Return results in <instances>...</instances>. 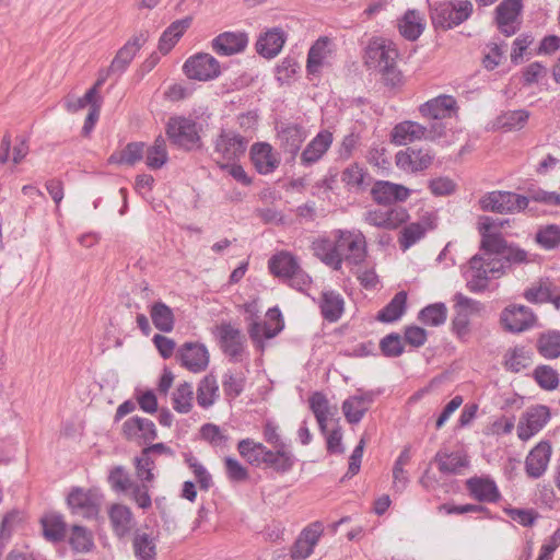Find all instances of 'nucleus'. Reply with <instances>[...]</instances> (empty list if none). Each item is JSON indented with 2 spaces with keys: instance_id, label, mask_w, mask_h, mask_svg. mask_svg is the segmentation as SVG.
<instances>
[{
  "instance_id": "59",
  "label": "nucleus",
  "mask_w": 560,
  "mask_h": 560,
  "mask_svg": "<svg viewBox=\"0 0 560 560\" xmlns=\"http://www.w3.org/2000/svg\"><path fill=\"white\" fill-rule=\"evenodd\" d=\"M149 483L150 482L141 481V483H138L133 481L128 490L130 499L142 510H148L152 505V500L149 494Z\"/></svg>"
},
{
  "instance_id": "34",
  "label": "nucleus",
  "mask_w": 560,
  "mask_h": 560,
  "mask_svg": "<svg viewBox=\"0 0 560 560\" xmlns=\"http://www.w3.org/2000/svg\"><path fill=\"white\" fill-rule=\"evenodd\" d=\"M244 142H215L211 153L213 161L222 170L230 163L236 162L240 155L244 154Z\"/></svg>"
},
{
  "instance_id": "2",
  "label": "nucleus",
  "mask_w": 560,
  "mask_h": 560,
  "mask_svg": "<svg viewBox=\"0 0 560 560\" xmlns=\"http://www.w3.org/2000/svg\"><path fill=\"white\" fill-rule=\"evenodd\" d=\"M398 51L395 45L382 38L372 39L365 51V63L378 71L387 84L397 85L401 75L396 67Z\"/></svg>"
},
{
  "instance_id": "21",
  "label": "nucleus",
  "mask_w": 560,
  "mask_h": 560,
  "mask_svg": "<svg viewBox=\"0 0 560 560\" xmlns=\"http://www.w3.org/2000/svg\"><path fill=\"white\" fill-rule=\"evenodd\" d=\"M552 447L548 441H540L525 459V471L528 477L537 479L541 477L550 462Z\"/></svg>"
},
{
  "instance_id": "8",
  "label": "nucleus",
  "mask_w": 560,
  "mask_h": 560,
  "mask_svg": "<svg viewBox=\"0 0 560 560\" xmlns=\"http://www.w3.org/2000/svg\"><path fill=\"white\" fill-rule=\"evenodd\" d=\"M479 203L483 211L516 213L526 209L528 198L512 191L494 190L481 197Z\"/></svg>"
},
{
  "instance_id": "48",
  "label": "nucleus",
  "mask_w": 560,
  "mask_h": 560,
  "mask_svg": "<svg viewBox=\"0 0 560 560\" xmlns=\"http://www.w3.org/2000/svg\"><path fill=\"white\" fill-rule=\"evenodd\" d=\"M366 173L358 164L346 167L341 174V180L349 190L360 191L366 186Z\"/></svg>"
},
{
  "instance_id": "45",
  "label": "nucleus",
  "mask_w": 560,
  "mask_h": 560,
  "mask_svg": "<svg viewBox=\"0 0 560 560\" xmlns=\"http://www.w3.org/2000/svg\"><path fill=\"white\" fill-rule=\"evenodd\" d=\"M194 389L190 383L184 382L179 384L173 395V408L179 413H188L192 408Z\"/></svg>"
},
{
  "instance_id": "40",
  "label": "nucleus",
  "mask_w": 560,
  "mask_h": 560,
  "mask_svg": "<svg viewBox=\"0 0 560 560\" xmlns=\"http://www.w3.org/2000/svg\"><path fill=\"white\" fill-rule=\"evenodd\" d=\"M150 316L156 329L163 332H170L174 328V314L171 307L159 301L152 304Z\"/></svg>"
},
{
  "instance_id": "23",
  "label": "nucleus",
  "mask_w": 560,
  "mask_h": 560,
  "mask_svg": "<svg viewBox=\"0 0 560 560\" xmlns=\"http://www.w3.org/2000/svg\"><path fill=\"white\" fill-rule=\"evenodd\" d=\"M433 160L429 150L407 148L396 154V165L405 172H419L428 168Z\"/></svg>"
},
{
  "instance_id": "32",
  "label": "nucleus",
  "mask_w": 560,
  "mask_h": 560,
  "mask_svg": "<svg viewBox=\"0 0 560 560\" xmlns=\"http://www.w3.org/2000/svg\"><path fill=\"white\" fill-rule=\"evenodd\" d=\"M310 409L314 413L322 433H326L328 420L336 413V407L330 406L327 397L315 392L308 398Z\"/></svg>"
},
{
  "instance_id": "5",
  "label": "nucleus",
  "mask_w": 560,
  "mask_h": 560,
  "mask_svg": "<svg viewBox=\"0 0 560 560\" xmlns=\"http://www.w3.org/2000/svg\"><path fill=\"white\" fill-rule=\"evenodd\" d=\"M207 117L197 115H176L170 117L166 133L170 140H200L206 137Z\"/></svg>"
},
{
  "instance_id": "12",
  "label": "nucleus",
  "mask_w": 560,
  "mask_h": 560,
  "mask_svg": "<svg viewBox=\"0 0 560 560\" xmlns=\"http://www.w3.org/2000/svg\"><path fill=\"white\" fill-rule=\"evenodd\" d=\"M183 70L189 79L197 81L213 80L221 73L219 61L207 52H198L189 57L185 61Z\"/></svg>"
},
{
  "instance_id": "16",
  "label": "nucleus",
  "mask_w": 560,
  "mask_h": 560,
  "mask_svg": "<svg viewBox=\"0 0 560 560\" xmlns=\"http://www.w3.org/2000/svg\"><path fill=\"white\" fill-rule=\"evenodd\" d=\"M217 336L223 352L232 359L238 360L244 352L246 341L242 331L229 323H222L217 326Z\"/></svg>"
},
{
  "instance_id": "55",
  "label": "nucleus",
  "mask_w": 560,
  "mask_h": 560,
  "mask_svg": "<svg viewBox=\"0 0 560 560\" xmlns=\"http://www.w3.org/2000/svg\"><path fill=\"white\" fill-rule=\"evenodd\" d=\"M538 349L545 358H558L560 355V332L542 335L538 340Z\"/></svg>"
},
{
  "instance_id": "6",
  "label": "nucleus",
  "mask_w": 560,
  "mask_h": 560,
  "mask_svg": "<svg viewBox=\"0 0 560 560\" xmlns=\"http://www.w3.org/2000/svg\"><path fill=\"white\" fill-rule=\"evenodd\" d=\"M339 269L342 262L358 266L366 257V242L360 231H339L336 240Z\"/></svg>"
},
{
  "instance_id": "46",
  "label": "nucleus",
  "mask_w": 560,
  "mask_h": 560,
  "mask_svg": "<svg viewBox=\"0 0 560 560\" xmlns=\"http://www.w3.org/2000/svg\"><path fill=\"white\" fill-rule=\"evenodd\" d=\"M532 358L529 351L524 347H515L510 349L504 355V366L506 370L518 373L529 366Z\"/></svg>"
},
{
  "instance_id": "25",
  "label": "nucleus",
  "mask_w": 560,
  "mask_h": 560,
  "mask_svg": "<svg viewBox=\"0 0 560 560\" xmlns=\"http://www.w3.org/2000/svg\"><path fill=\"white\" fill-rule=\"evenodd\" d=\"M148 40L147 33H139L132 36L116 54L113 59L108 71L112 73H122L130 62L133 60L137 52L141 49Z\"/></svg>"
},
{
  "instance_id": "51",
  "label": "nucleus",
  "mask_w": 560,
  "mask_h": 560,
  "mask_svg": "<svg viewBox=\"0 0 560 560\" xmlns=\"http://www.w3.org/2000/svg\"><path fill=\"white\" fill-rule=\"evenodd\" d=\"M69 542L78 552H89L94 547L92 533L80 525L72 527Z\"/></svg>"
},
{
  "instance_id": "29",
  "label": "nucleus",
  "mask_w": 560,
  "mask_h": 560,
  "mask_svg": "<svg viewBox=\"0 0 560 560\" xmlns=\"http://www.w3.org/2000/svg\"><path fill=\"white\" fill-rule=\"evenodd\" d=\"M522 9L521 0H503L497 8L499 30L506 36L517 31V19Z\"/></svg>"
},
{
  "instance_id": "3",
  "label": "nucleus",
  "mask_w": 560,
  "mask_h": 560,
  "mask_svg": "<svg viewBox=\"0 0 560 560\" xmlns=\"http://www.w3.org/2000/svg\"><path fill=\"white\" fill-rule=\"evenodd\" d=\"M457 102L451 95H439L427 101L419 107L420 114L432 119L431 132L433 137L447 138L455 133L447 128L448 120L457 116Z\"/></svg>"
},
{
  "instance_id": "61",
  "label": "nucleus",
  "mask_w": 560,
  "mask_h": 560,
  "mask_svg": "<svg viewBox=\"0 0 560 560\" xmlns=\"http://www.w3.org/2000/svg\"><path fill=\"white\" fill-rule=\"evenodd\" d=\"M108 482L112 488L117 492H128L133 481L130 479L129 474L124 467L117 466L113 468L108 476Z\"/></svg>"
},
{
  "instance_id": "18",
  "label": "nucleus",
  "mask_w": 560,
  "mask_h": 560,
  "mask_svg": "<svg viewBox=\"0 0 560 560\" xmlns=\"http://www.w3.org/2000/svg\"><path fill=\"white\" fill-rule=\"evenodd\" d=\"M287 39L288 33L283 28L271 27L259 35L256 51L266 59H272L281 52Z\"/></svg>"
},
{
  "instance_id": "24",
  "label": "nucleus",
  "mask_w": 560,
  "mask_h": 560,
  "mask_svg": "<svg viewBox=\"0 0 560 560\" xmlns=\"http://www.w3.org/2000/svg\"><path fill=\"white\" fill-rule=\"evenodd\" d=\"M501 322L508 330L521 332L533 326L535 315L527 306L513 305L502 312Z\"/></svg>"
},
{
  "instance_id": "47",
  "label": "nucleus",
  "mask_w": 560,
  "mask_h": 560,
  "mask_svg": "<svg viewBox=\"0 0 560 560\" xmlns=\"http://www.w3.org/2000/svg\"><path fill=\"white\" fill-rule=\"evenodd\" d=\"M425 127L422 125L406 120L397 124L392 131V140H421L425 136Z\"/></svg>"
},
{
  "instance_id": "64",
  "label": "nucleus",
  "mask_w": 560,
  "mask_h": 560,
  "mask_svg": "<svg viewBox=\"0 0 560 560\" xmlns=\"http://www.w3.org/2000/svg\"><path fill=\"white\" fill-rule=\"evenodd\" d=\"M222 386L225 396L233 399L243 392L244 378L231 373H226L223 375Z\"/></svg>"
},
{
  "instance_id": "7",
  "label": "nucleus",
  "mask_w": 560,
  "mask_h": 560,
  "mask_svg": "<svg viewBox=\"0 0 560 560\" xmlns=\"http://www.w3.org/2000/svg\"><path fill=\"white\" fill-rule=\"evenodd\" d=\"M472 13L469 0L443 1L432 8L431 18L436 26L452 28L466 21Z\"/></svg>"
},
{
  "instance_id": "54",
  "label": "nucleus",
  "mask_w": 560,
  "mask_h": 560,
  "mask_svg": "<svg viewBox=\"0 0 560 560\" xmlns=\"http://www.w3.org/2000/svg\"><path fill=\"white\" fill-rule=\"evenodd\" d=\"M505 247L506 242L498 232L485 233V235L481 236L480 248L483 250V254L481 256H485L486 258L493 259L492 255L494 254L502 256Z\"/></svg>"
},
{
  "instance_id": "36",
  "label": "nucleus",
  "mask_w": 560,
  "mask_h": 560,
  "mask_svg": "<svg viewBox=\"0 0 560 560\" xmlns=\"http://www.w3.org/2000/svg\"><path fill=\"white\" fill-rule=\"evenodd\" d=\"M345 301L342 296L335 291H325L322 294L319 307L323 317L330 322H337L343 313Z\"/></svg>"
},
{
  "instance_id": "28",
  "label": "nucleus",
  "mask_w": 560,
  "mask_h": 560,
  "mask_svg": "<svg viewBox=\"0 0 560 560\" xmlns=\"http://www.w3.org/2000/svg\"><path fill=\"white\" fill-rule=\"evenodd\" d=\"M250 159L260 174L273 172L280 163L279 154L273 152L269 142H255L250 149Z\"/></svg>"
},
{
  "instance_id": "31",
  "label": "nucleus",
  "mask_w": 560,
  "mask_h": 560,
  "mask_svg": "<svg viewBox=\"0 0 560 560\" xmlns=\"http://www.w3.org/2000/svg\"><path fill=\"white\" fill-rule=\"evenodd\" d=\"M408 215L405 209L394 208L389 210H372L365 215V221L373 226L386 230L397 229L407 220Z\"/></svg>"
},
{
  "instance_id": "42",
  "label": "nucleus",
  "mask_w": 560,
  "mask_h": 560,
  "mask_svg": "<svg viewBox=\"0 0 560 560\" xmlns=\"http://www.w3.org/2000/svg\"><path fill=\"white\" fill-rule=\"evenodd\" d=\"M143 142H128L120 151L114 152L108 162L112 164L133 165L143 159Z\"/></svg>"
},
{
  "instance_id": "11",
  "label": "nucleus",
  "mask_w": 560,
  "mask_h": 560,
  "mask_svg": "<svg viewBox=\"0 0 560 560\" xmlns=\"http://www.w3.org/2000/svg\"><path fill=\"white\" fill-rule=\"evenodd\" d=\"M68 112L77 113L81 109L88 108L89 113L83 126V135L89 136L95 122L100 117L102 97L96 93L95 89H89L83 96L74 97L69 96L65 102Z\"/></svg>"
},
{
  "instance_id": "30",
  "label": "nucleus",
  "mask_w": 560,
  "mask_h": 560,
  "mask_svg": "<svg viewBox=\"0 0 560 560\" xmlns=\"http://www.w3.org/2000/svg\"><path fill=\"white\" fill-rule=\"evenodd\" d=\"M108 517L114 534L120 539L128 536L136 525L130 508L120 503L110 505Z\"/></svg>"
},
{
  "instance_id": "53",
  "label": "nucleus",
  "mask_w": 560,
  "mask_h": 560,
  "mask_svg": "<svg viewBox=\"0 0 560 560\" xmlns=\"http://www.w3.org/2000/svg\"><path fill=\"white\" fill-rule=\"evenodd\" d=\"M529 118V113L525 109L511 110L501 115L498 119L499 127L504 130H520Z\"/></svg>"
},
{
  "instance_id": "37",
  "label": "nucleus",
  "mask_w": 560,
  "mask_h": 560,
  "mask_svg": "<svg viewBox=\"0 0 560 560\" xmlns=\"http://www.w3.org/2000/svg\"><path fill=\"white\" fill-rule=\"evenodd\" d=\"M398 27L405 38L416 40L424 30L423 16L417 10H408L400 19Z\"/></svg>"
},
{
  "instance_id": "52",
  "label": "nucleus",
  "mask_w": 560,
  "mask_h": 560,
  "mask_svg": "<svg viewBox=\"0 0 560 560\" xmlns=\"http://www.w3.org/2000/svg\"><path fill=\"white\" fill-rule=\"evenodd\" d=\"M168 160L166 142H154L147 148L145 164L151 170L162 168Z\"/></svg>"
},
{
  "instance_id": "26",
  "label": "nucleus",
  "mask_w": 560,
  "mask_h": 560,
  "mask_svg": "<svg viewBox=\"0 0 560 560\" xmlns=\"http://www.w3.org/2000/svg\"><path fill=\"white\" fill-rule=\"evenodd\" d=\"M332 58V43L327 37L318 38L307 54L306 70L310 74H318L330 63Z\"/></svg>"
},
{
  "instance_id": "44",
  "label": "nucleus",
  "mask_w": 560,
  "mask_h": 560,
  "mask_svg": "<svg viewBox=\"0 0 560 560\" xmlns=\"http://www.w3.org/2000/svg\"><path fill=\"white\" fill-rule=\"evenodd\" d=\"M43 534L47 540L60 541L66 535V523L61 515L50 513L42 518Z\"/></svg>"
},
{
  "instance_id": "20",
  "label": "nucleus",
  "mask_w": 560,
  "mask_h": 560,
  "mask_svg": "<svg viewBox=\"0 0 560 560\" xmlns=\"http://www.w3.org/2000/svg\"><path fill=\"white\" fill-rule=\"evenodd\" d=\"M374 397L373 392H363L360 389L357 394L348 397L342 402L341 407L346 420L351 424L359 423L373 404Z\"/></svg>"
},
{
  "instance_id": "4",
  "label": "nucleus",
  "mask_w": 560,
  "mask_h": 560,
  "mask_svg": "<svg viewBox=\"0 0 560 560\" xmlns=\"http://www.w3.org/2000/svg\"><path fill=\"white\" fill-rule=\"evenodd\" d=\"M270 272L281 278L291 288L304 291L311 284L310 276L301 269L296 259L289 253L282 252L269 260Z\"/></svg>"
},
{
  "instance_id": "56",
  "label": "nucleus",
  "mask_w": 560,
  "mask_h": 560,
  "mask_svg": "<svg viewBox=\"0 0 560 560\" xmlns=\"http://www.w3.org/2000/svg\"><path fill=\"white\" fill-rule=\"evenodd\" d=\"M536 242L545 249H553L560 245V228L555 224L544 226L536 233Z\"/></svg>"
},
{
  "instance_id": "58",
  "label": "nucleus",
  "mask_w": 560,
  "mask_h": 560,
  "mask_svg": "<svg viewBox=\"0 0 560 560\" xmlns=\"http://www.w3.org/2000/svg\"><path fill=\"white\" fill-rule=\"evenodd\" d=\"M534 377L538 385L547 390L557 388L559 384L557 372L548 365L537 366L534 371Z\"/></svg>"
},
{
  "instance_id": "19",
  "label": "nucleus",
  "mask_w": 560,
  "mask_h": 560,
  "mask_svg": "<svg viewBox=\"0 0 560 560\" xmlns=\"http://www.w3.org/2000/svg\"><path fill=\"white\" fill-rule=\"evenodd\" d=\"M121 431L127 440L137 441L140 444L153 441L158 436L155 424L138 416L127 419L122 423Z\"/></svg>"
},
{
  "instance_id": "17",
  "label": "nucleus",
  "mask_w": 560,
  "mask_h": 560,
  "mask_svg": "<svg viewBox=\"0 0 560 560\" xmlns=\"http://www.w3.org/2000/svg\"><path fill=\"white\" fill-rule=\"evenodd\" d=\"M524 298L535 304L552 303L557 310H560V287L556 285L549 278H542L532 283L525 290Z\"/></svg>"
},
{
  "instance_id": "60",
  "label": "nucleus",
  "mask_w": 560,
  "mask_h": 560,
  "mask_svg": "<svg viewBox=\"0 0 560 560\" xmlns=\"http://www.w3.org/2000/svg\"><path fill=\"white\" fill-rule=\"evenodd\" d=\"M380 349L385 357L397 358L404 352V343L399 334H389L380 342Z\"/></svg>"
},
{
  "instance_id": "14",
  "label": "nucleus",
  "mask_w": 560,
  "mask_h": 560,
  "mask_svg": "<svg viewBox=\"0 0 560 560\" xmlns=\"http://www.w3.org/2000/svg\"><path fill=\"white\" fill-rule=\"evenodd\" d=\"M550 420L549 408L546 406H534L528 408L521 417L517 424V436L522 441H528L540 432Z\"/></svg>"
},
{
  "instance_id": "43",
  "label": "nucleus",
  "mask_w": 560,
  "mask_h": 560,
  "mask_svg": "<svg viewBox=\"0 0 560 560\" xmlns=\"http://www.w3.org/2000/svg\"><path fill=\"white\" fill-rule=\"evenodd\" d=\"M314 255L319 258L324 264L339 270V256L337 254L336 241L323 238L313 243Z\"/></svg>"
},
{
  "instance_id": "62",
  "label": "nucleus",
  "mask_w": 560,
  "mask_h": 560,
  "mask_svg": "<svg viewBox=\"0 0 560 560\" xmlns=\"http://www.w3.org/2000/svg\"><path fill=\"white\" fill-rule=\"evenodd\" d=\"M425 234V229L420 223H411L404 228L401 232V237L399 240L400 247L406 250L413 244H416L419 240H421Z\"/></svg>"
},
{
  "instance_id": "63",
  "label": "nucleus",
  "mask_w": 560,
  "mask_h": 560,
  "mask_svg": "<svg viewBox=\"0 0 560 560\" xmlns=\"http://www.w3.org/2000/svg\"><path fill=\"white\" fill-rule=\"evenodd\" d=\"M331 142H308L301 155L305 164H312L318 161L328 150Z\"/></svg>"
},
{
  "instance_id": "9",
  "label": "nucleus",
  "mask_w": 560,
  "mask_h": 560,
  "mask_svg": "<svg viewBox=\"0 0 560 560\" xmlns=\"http://www.w3.org/2000/svg\"><path fill=\"white\" fill-rule=\"evenodd\" d=\"M502 267L500 259H489L479 254L472 256L465 272L467 288L471 292L485 290L488 285V275L500 272Z\"/></svg>"
},
{
  "instance_id": "33",
  "label": "nucleus",
  "mask_w": 560,
  "mask_h": 560,
  "mask_svg": "<svg viewBox=\"0 0 560 560\" xmlns=\"http://www.w3.org/2000/svg\"><path fill=\"white\" fill-rule=\"evenodd\" d=\"M433 462L438 464L439 470L445 475H457L462 468L469 464L467 455L460 452L446 453L440 451L435 454Z\"/></svg>"
},
{
  "instance_id": "39",
  "label": "nucleus",
  "mask_w": 560,
  "mask_h": 560,
  "mask_svg": "<svg viewBox=\"0 0 560 560\" xmlns=\"http://www.w3.org/2000/svg\"><path fill=\"white\" fill-rule=\"evenodd\" d=\"M219 398V385L212 374L206 375L198 384L197 402L202 408H209Z\"/></svg>"
},
{
  "instance_id": "10",
  "label": "nucleus",
  "mask_w": 560,
  "mask_h": 560,
  "mask_svg": "<svg viewBox=\"0 0 560 560\" xmlns=\"http://www.w3.org/2000/svg\"><path fill=\"white\" fill-rule=\"evenodd\" d=\"M103 495L97 489L73 488L68 494L67 502L73 514L85 518L98 515Z\"/></svg>"
},
{
  "instance_id": "41",
  "label": "nucleus",
  "mask_w": 560,
  "mask_h": 560,
  "mask_svg": "<svg viewBox=\"0 0 560 560\" xmlns=\"http://www.w3.org/2000/svg\"><path fill=\"white\" fill-rule=\"evenodd\" d=\"M407 293L400 291L395 294L390 302L382 308L376 318L383 323H393L399 319L406 311Z\"/></svg>"
},
{
  "instance_id": "35",
  "label": "nucleus",
  "mask_w": 560,
  "mask_h": 560,
  "mask_svg": "<svg viewBox=\"0 0 560 560\" xmlns=\"http://www.w3.org/2000/svg\"><path fill=\"white\" fill-rule=\"evenodd\" d=\"M466 485L470 494L480 502H495L500 498L495 483L490 479L470 478Z\"/></svg>"
},
{
  "instance_id": "1",
  "label": "nucleus",
  "mask_w": 560,
  "mask_h": 560,
  "mask_svg": "<svg viewBox=\"0 0 560 560\" xmlns=\"http://www.w3.org/2000/svg\"><path fill=\"white\" fill-rule=\"evenodd\" d=\"M262 436L271 447L252 439H244L237 444L241 456L253 466L264 465L280 475L289 472L298 459L291 446L282 439L279 427L272 421H267L262 428Z\"/></svg>"
},
{
  "instance_id": "15",
  "label": "nucleus",
  "mask_w": 560,
  "mask_h": 560,
  "mask_svg": "<svg viewBox=\"0 0 560 560\" xmlns=\"http://www.w3.org/2000/svg\"><path fill=\"white\" fill-rule=\"evenodd\" d=\"M180 364L192 373H200L208 368L209 352L205 345L198 342L184 343L177 353Z\"/></svg>"
},
{
  "instance_id": "49",
  "label": "nucleus",
  "mask_w": 560,
  "mask_h": 560,
  "mask_svg": "<svg viewBox=\"0 0 560 560\" xmlns=\"http://www.w3.org/2000/svg\"><path fill=\"white\" fill-rule=\"evenodd\" d=\"M28 153L26 142H1L0 145V163L9 161L14 164L20 163Z\"/></svg>"
},
{
  "instance_id": "38",
  "label": "nucleus",
  "mask_w": 560,
  "mask_h": 560,
  "mask_svg": "<svg viewBox=\"0 0 560 560\" xmlns=\"http://www.w3.org/2000/svg\"><path fill=\"white\" fill-rule=\"evenodd\" d=\"M132 549L138 560H156V545L153 537L148 533L135 532Z\"/></svg>"
},
{
  "instance_id": "27",
  "label": "nucleus",
  "mask_w": 560,
  "mask_h": 560,
  "mask_svg": "<svg viewBox=\"0 0 560 560\" xmlns=\"http://www.w3.org/2000/svg\"><path fill=\"white\" fill-rule=\"evenodd\" d=\"M371 195L376 203L387 206L407 200L410 190L399 184L380 180L372 187Z\"/></svg>"
},
{
  "instance_id": "50",
  "label": "nucleus",
  "mask_w": 560,
  "mask_h": 560,
  "mask_svg": "<svg viewBox=\"0 0 560 560\" xmlns=\"http://www.w3.org/2000/svg\"><path fill=\"white\" fill-rule=\"evenodd\" d=\"M446 316V306L443 303H435L422 308L418 318L425 325L440 326L445 323Z\"/></svg>"
},
{
  "instance_id": "57",
  "label": "nucleus",
  "mask_w": 560,
  "mask_h": 560,
  "mask_svg": "<svg viewBox=\"0 0 560 560\" xmlns=\"http://www.w3.org/2000/svg\"><path fill=\"white\" fill-rule=\"evenodd\" d=\"M136 475L142 482H152L154 480L153 469L155 468V462L152 456L141 452L139 457L135 458Z\"/></svg>"
},
{
  "instance_id": "13",
  "label": "nucleus",
  "mask_w": 560,
  "mask_h": 560,
  "mask_svg": "<svg viewBox=\"0 0 560 560\" xmlns=\"http://www.w3.org/2000/svg\"><path fill=\"white\" fill-rule=\"evenodd\" d=\"M323 535L324 525L319 521L304 527L290 548V558L292 560L307 559L313 553Z\"/></svg>"
},
{
  "instance_id": "22",
  "label": "nucleus",
  "mask_w": 560,
  "mask_h": 560,
  "mask_svg": "<svg viewBox=\"0 0 560 560\" xmlns=\"http://www.w3.org/2000/svg\"><path fill=\"white\" fill-rule=\"evenodd\" d=\"M248 45L245 32H224L212 39V49L220 56H233L243 52Z\"/></svg>"
}]
</instances>
